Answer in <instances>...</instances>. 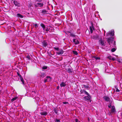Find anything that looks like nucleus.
<instances>
[{
    "mask_svg": "<svg viewBox=\"0 0 122 122\" xmlns=\"http://www.w3.org/2000/svg\"><path fill=\"white\" fill-rule=\"evenodd\" d=\"M42 43L43 46L44 47H46L47 45V43L45 41H43V42Z\"/></svg>",
    "mask_w": 122,
    "mask_h": 122,
    "instance_id": "obj_18",
    "label": "nucleus"
},
{
    "mask_svg": "<svg viewBox=\"0 0 122 122\" xmlns=\"http://www.w3.org/2000/svg\"><path fill=\"white\" fill-rule=\"evenodd\" d=\"M117 61L119 62L120 63H122V60L118 59H117Z\"/></svg>",
    "mask_w": 122,
    "mask_h": 122,
    "instance_id": "obj_26",
    "label": "nucleus"
},
{
    "mask_svg": "<svg viewBox=\"0 0 122 122\" xmlns=\"http://www.w3.org/2000/svg\"><path fill=\"white\" fill-rule=\"evenodd\" d=\"M47 12L45 10H43L42 11V13L44 14H46L47 13Z\"/></svg>",
    "mask_w": 122,
    "mask_h": 122,
    "instance_id": "obj_21",
    "label": "nucleus"
},
{
    "mask_svg": "<svg viewBox=\"0 0 122 122\" xmlns=\"http://www.w3.org/2000/svg\"><path fill=\"white\" fill-rule=\"evenodd\" d=\"M17 16L18 17H20L21 18H23V16L22 15L19 13H18L17 14Z\"/></svg>",
    "mask_w": 122,
    "mask_h": 122,
    "instance_id": "obj_20",
    "label": "nucleus"
},
{
    "mask_svg": "<svg viewBox=\"0 0 122 122\" xmlns=\"http://www.w3.org/2000/svg\"><path fill=\"white\" fill-rule=\"evenodd\" d=\"M91 96L89 94V96H85L83 97V99L85 101H89L90 100Z\"/></svg>",
    "mask_w": 122,
    "mask_h": 122,
    "instance_id": "obj_5",
    "label": "nucleus"
},
{
    "mask_svg": "<svg viewBox=\"0 0 122 122\" xmlns=\"http://www.w3.org/2000/svg\"><path fill=\"white\" fill-rule=\"evenodd\" d=\"M57 89H58L59 88V87L58 86L57 87Z\"/></svg>",
    "mask_w": 122,
    "mask_h": 122,
    "instance_id": "obj_48",
    "label": "nucleus"
},
{
    "mask_svg": "<svg viewBox=\"0 0 122 122\" xmlns=\"http://www.w3.org/2000/svg\"><path fill=\"white\" fill-rule=\"evenodd\" d=\"M64 53L63 51L61 49H59V51H57L56 52V54L58 55H60Z\"/></svg>",
    "mask_w": 122,
    "mask_h": 122,
    "instance_id": "obj_8",
    "label": "nucleus"
},
{
    "mask_svg": "<svg viewBox=\"0 0 122 122\" xmlns=\"http://www.w3.org/2000/svg\"><path fill=\"white\" fill-rule=\"evenodd\" d=\"M80 92L81 93V94L84 93L85 94H86L87 96H89V93L86 91L85 90L83 89L81 90Z\"/></svg>",
    "mask_w": 122,
    "mask_h": 122,
    "instance_id": "obj_7",
    "label": "nucleus"
},
{
    "mask_svg": "<svg viewBox=\"0 0 122 122\" xmlns=\"http://www.w3.org/2000/svg\"><path fill=\"white\" fill-rule=\"evenodd\" d=\"M37 4L39 5V6L42 7L43 6V4L42 3H37Z\"/></svg>",
    "mask_w": 122,
    "mask_h": 122,
    "instance_id": "obj_24",
    "label": "nucleus"
},
{
    "mask_svg": "<svg viewBox=\"0 0 122 122\" xmlns=\"http://www.w3.org/2000/svg\"><path fill=\"white\" fill-rule=\"evenodd\" d=\"M112 60L113 61H114L115 60V59L114 58L112 57Z\"/></svg>",
    "mask_w": 122,
    "mask_h": 122,
    "instance_id": "obj_42",
    "label": "nucleus"
},
{
    "mask_svg": "<svg viewBox=\"0 0 122 122\" xmlns=\"http://www.w3.org/2000/svg\"><path fill=\"white\" fill-rule=\"evenodd\" d=\"M73 42L75 45H78L79 44V40L77 38H74L73 39Z\"/></svg>",
    "mask_w": 122,
    "mask_h": 122,
    "instance_id": "obj_1",
    "label": "nucleus"
},
{
    "mask_svg": "<svg viewBox=\"0 0 122 122\" xmlns=\"http://www.w3.org/2000/svg\"><path fill=\"white\" fill-rule=\"evenodd\" d=\"M13 3L16 6L19 7L20 6V4L16 0H14Z\"/></svg>",
    "mask_w": 122,
    "mask_h": 122,
    "instance_id": "obj_10",
    "label": "nucleus"
},
{
    "mask_svg": "<svg viewBox=\"0 0 122 122\" xmlns=\"http://www.w3.org/2000/svg\"><path fill=\"white\" fill-rule=\"evenodd\" d=\"M49 30L48 29H47L46 30V31H49Z\"/></svg>",
    "mask_w": 122,
    "mask_h": 122,
    "instance_id": "obj_47",
    "label": "nucleus"
},
{
    "mask_svg": "<svg viewBox=\"0 0 122 122\" xmlns=\"http://www.w3.org/2000/svg\"><path fill=\"white\" fill-rule=\"evenodd\" d=\"M113 39V38L112 37H110L107 39V42L109 45L112 42Z\"/></svg>",
    "mask_w": 122,
    "mask_h": 122,
    "instance_id": "obj_6",
    "label": "nucleus"
},
{
    "mask_svg": "<svg viewBox=\"0 0 122 122\" xmlns=\"http://www.w3.org/2000/svg\"><path fill=\"white\" fill-rule=\"evenodd\" d=\"M56 122H60V121L59 120H58V119H56Z\"/></svg>",
    "mask_w": 122,
    "mask_h": 122,
    "instance_id": "obj_41",
    "label": "nucleus"
},
{
    "mask_svg": "<svg viewBox=\"0 0 122 122\" xmlns=\"http://www.w3.org/2000/svg\"><path fill=\"white\" fill-rule=\"evenodd\" d=\"M20 79L21 81L22 82V84H23L24 85V80L22 78V77H20Z\"/></svg>",
    "mask_w": 122,
    "mask_h": 122,
    "instance_id": "obj_19",
    "label": "nucleus"
},
{
    "mask_svg": "<svg viewBox=\"0 0 122 122\" xmlns=\"http://www.w3.org/2000/svg\"><path fill=\"white\" fill-rule=\"evenodd\" d=\"M66 71L69 73H73L74 72L73 70L71 67H69L66 69Z\"/></svg>",
    "mask_w": 122,
    "mask_h": 122,
    "instance_id": "obj_2",
    "label": "nucleus"
},
{
    "mask_svg": "<svg viewBox=\"0 0 122 122\" xmlns=\"http://www.w3.org/2000/svg\"><path fill=\"white\" fill-rule=\"evenodd\" d=\"M70 33V36H71L72 37H75V36H76V35H75L74 34H73L72 33Z\"/></svg>",
    "mask_w": 122,
    "mask_h": 122,
    "instance_id": "obj_25",
    "label": "nucleus"
},
{
    "mask_svg": "<svg viewBox=\"0 0 122 122\" xmlns=\"http://www.w3.org/2000/svg\"><path fill=\"white\" fill-rule=\"evenodd\" d=\"M116 50V49L115 48H112L111 50V51L112 52H114Z\"/></svg>",
    "mask_w": 122,
    "mask_h": 122,
    "instance_id": "obj_31",
    "label": "nucleus"
},
{
    "mask_svg": "<svg viewBox=\"0 0 122 122\" xmlns=\"http://www.w3.org/2000/svg\"><path fill=\"white\" fill-rule=\"evenodd\" d=\"M112 57L111 56H108L107 57V58L110 60H111L112 59Z\"/></svg>",
    "mask_w": 122,
    "mask_h": 122,
    "instance_id": "obj_32",
    "label": "nucleus"
},
{
    "mask_svg": "<svg viewBox=\"0 0 122 122\" xmlns=\"http://www.w3.org/2000/svg\"><path fill=\"white\" fill-rule=\"evenodd\" d=\"M66 82H62L60 84L61 87H64L66 85Z\"/></svg>",
    "mask_w": 122,
    "mask_h": 122,
    "instance_id": "obj_16",
    "label": "nucleus"
},
{
    "mask_svg": "<svg viewBox=\"0 0 122 122\" xmlns=\"http://www.w3.org/2000/svg\"><path fill=\"white\" fill-rule=\"evenodd\" d=\"M115 107L114 106H113L112 107L111 111V113L112 114H113L115 113Z\"/></svg>",
    "mask_w": 122,
    "mask_h": 122,
    "instance_id": "obj_13",
    "label": "nucleus"
},
{
    "mask_svg": "<svg viewBox=\"0 0 122 122\" xmlns=\"http://www.w3.org/2000/svg\"><path fill=\"white\" fill-rule=\"evenodd\" d=\"M115 55V56H117L115 55Z\"/></svg>",
    "mask_w": 122,
    "mask_h": 122,
    "instance_id": "obj_51",
    "label": "nucleus"
},
{
    "mask_svg": "<svg viewBox=\"0 0 122 122\" xmlns=\"http://www.w3.org/2000/svg\"><path fill=\"white\" fill-rule=\"evenodd\" d=\"M73 52L74 54L76 55H77L78 54L77 53V51H73Z\"/></svg>",
    "mask_w": 122,
    "mask_h": 122,
    "instance_id": "obj_29",
    "label": "nucleus"
},
{
    "mask_svg": "<svg viewBox=\"0 0 122 122\" xmlns=\"http://www.w3.org/2000/svg\"><path fill=\"white\" fill-rule=\"evenodd\" d=\"M89 119H88V121H89Z\"/></svg>",
    "mask_w": 122,
    "mask_h": 122,
    "instance_id": "obj_53",
    "label": "nucleus"
},
{
    "mask_svg": "<svg viewBox=\"0 0 122 122\" xmlns=\"http://www.w3.org/2000/svg\"><path fill=\"white\" fill-rule=\"evenodd\" d=\"M63 103L64 104H66L68 103V102H63Z\"/></svg>",
    "mask_w": 122,
    "mask_h": 122,
    "instance_id": "obj_43",
    "label": "nucleus"
},
{
    "mask_svg": "<svg viewBox=\"0 0 122 122\" xmlns=\"http://www.w3.org/2000/svg\"><path fill=\"white\" fill-rule=\"evenodd\" d=\"M90 32L91 33H92L93 32V30H94V27H93L92 26V27H90Z\"/></svg>",
    "mask_w": 122,
    "mask_h": 122,
    "instance_id": "obj_23",
    "label": "nucleus"
},
{
    "mask_svg": "<svg viewBox=\"0 0 122 122\" xmlns=\"http://www.w3.org/2000/svg\"><path fill=\"white\" fill-rule=\"evenodd\" d=\"M84 88H89V86H88L84 85Z\"/></svg>",
    "mask_w": 122,
    "mask_h": 122,
    "instance_id": "obj_36",
    "label": "nucleus"
},
{
    "mask_svg": "<svg viewBox=\"0 0 122 122\" xmlns=\"http://www.w3.org/2000/svg\"><path fill=\"white\" fill-rule=\"evenodd\" d=\"M40 114L42 116H45L47 115V113L46 112L43 111L41 112Z\"/></svg>",
    "mask_w": 122,
    "mask_h": 122,
    "instance_id": "obj_14",
    "label": "nucleus"
},
{
    "mask_svg": "<svg viewBox=\"0 0 122 122\" xmlns=\"http://www.w3.org/2000/svg\"><path fill=\"white\" fill-rule=\"evenodd\" d=\"M48 79V80H49V79Z\"/></svg>",
    "mask_w": 122,
    "mask_h": 122,
    "instance_id": "obj_50",
    "label": "nucleus"
},
{
    "mask_svg": "<svg viewBox=\"0 0 122 122\" xmlns=\"http://www.w3.org/2000/svg\"><path fill=\"white\" fill-rule=\"evenodd\" d=\"M115 88L116 89V92H120V91L119 90V89H118L117 88V86H116L115 87Z\"/></svg>",
    "mask_w": 122,
    "mask_h": 122,
    "instance_id": "obj_34",
    "label": "nucleus"
},
{
    "mask_svg": "<svg viewBox=\"0 0 122 122\" xmlns=\"http://www.w3.org/2000/svg\"><path fill=\"white\" fill-rule=\"evenodd\" d=\"M47 66H44L42 67V69H43L45 70V69H47Z\"/></svg>",
    "mask_w": 122,
    "mask_h": 122,
    "instance_id": "obj_33",
    "label": "nucleus"
},
{
    "mask_svg": "<svg viewBox=\"0 0 122 122\" xmlns=\"http://www.w3.org/2000/svg\"><path fill=\"white\" fill-rule=\"evenodd\" d=\"M75 120L76 122H80L77 119H75Z\"/></svg>",
    "mask_w": 122,
    "mask_h": 122,
    "instance_id": "obj_40",
    "label": "nucleus"
},
{
    "mask_svg": "<svg viewBox=\"0 0 122 122\" xmlns=\"http://www.w3.org/2000/svg\"><path fill=\"white\" fill-rule=\"evenodd\" d=\"M30 95L31 97H33V98H35L36 95V94L35 91H32L30 93Z\"/></svg>",
    "mask_w": 122,
    "mask_h": 122,
    "instance_id": "obj_4",
    "label": "nucleus"
},
{
    "mask_svg": "<svg viewBox=\"0 0 122 122\" xmlns=\"http://www.w3.org/2000/svg\"><path fill=\"white\" fill-rule=\"evenodd\" d=\"M43 29L44 31H45V27H44V28H43Z\"/></svg>",
    "mask_w": 122,
    "mask_h": 122,
    "instance_id": "obj_46",
    "label": "nucleus"
},
{
    "mask_svg": "<svg viewBox=\"0 0 122 122\" xmlns=\"http://www.w3.org/2000/svg\"><path fill=\"white\" fill-rule=\"evenodd\" d=\"M114 32L113 30H111L109 32L107 33V36H108L109 35H110L111 36H113L114 35Z\"/></svg>",
    "mask_w": 122,
    "mask_h": 122,
    "instance_id": "obj_3",
    "label": "nucleus"
},
{
    "mask_svg": "<svg viewBox=\"0 0 122 122\" xmlns=\"http://www.w3.org/2000/svg\"><path fill=\"white\" fill-rule=\"evenodd\" d=\"M46 74L44 72H40L39 74V76L43 78L46 76Z\"/></svg>",
    "mask_w": 122,
    "mask_h": 122,
    "instance_id": "obj_9",
    "label": "nucleus"
},
{
    "mask_svg": "<svg viewBox=\"0 0 122 122\" xmlns=\"http://www.w3.org/2000/svg\"><path fill=\"white\" fill-rule=\"evenodd\" d=\"M17 75L20 77H21V76L20 74L18 72H17Z\"/></svg>",
    "mask_w": 122,
    "mask_h": 122,
    "instance_id": "obj_38",
    "label": "nucleus"
},
{
    "mask_svg": "<svg viewBox=\"0 0 122 122\" xmlns=\"http://www.w3.org/2000/svg\"><path fill=\"white\" fill-rule=\"evenodd\" d=\"M46 78L47 79H46L45 80L44 82H46L47 81H51V77L49 76H47L46 77Z\"/></svg>",
    "mask_w": 122,
    "mask_h": 122,
    "instance_id": "obj_11",
    "label": "nucleus"
},
{
    "mask_svg": "<svg viewBox=\"0 0 122 122\" xmlns=\"http://www.w3.org/2000/svg\"><path fill=\"white\" fill-rule=\"evenodd\" d=\"M36 7H38V6L37 5H36Z\"/></svg>",
    "mask_w": 122,
    "mask_h": 122,
    "instance_id": "obj_49",
    "label": "nucleus"
},
{
    "mask_svg": "<svg viewBox=\"0 0 122 122\" xmlns=\"http://www.w3.org/2000/svg\"><path fill=\"white\" fill-rule=\"evenodd\" d=\"M99 42L102 46H104V41L101 39L99 40Z\"/></svg>",
    "mask_w": 122,
    "mask_h": 122,
    "instance_id": "obj_17",
    "label": "nucleus"
},
{
    "mask_svg": "<svg viewBox=\"0 0 122 122\" xmlns=\"http://www.w3.org/2000/svg\"><path fill=\"white\" fill-rule=\"evenodd\" d=\"M103 98L105 101L107 102L109 101L110 100V98L107 96L104 97Z\"/></svg>",
    "mask_w": 122,
    "mask_h": 122,
    "instance_id": "obj_15",
    "label": "nucleus"
},
{
    "mask_svg": "<svg viewBox=\"0 0 122 122\" xmlns=\"http://www.w3.org/2000/svg\"><path fill=\"white\" fill-rule=\"evenodd\" d=\"M121 113H122L121 112Z\"/></svg>",
    "mask_w": 122,
    "mask_h": 122,
    "instance_id": "obj_52",
    "label": "nucleus"
},
{
    "mask_svg": "<svg viewBox=\"0 0 122 122\" xmlns=\"http://www.w3.org/2000/svg\"><path fill=\"white\" fill-rule=\"evenodd\" d=\"M18 98V97H15L14 98H12L11 100V101L12 102H13L15 100H16Z\"/></svg>",
    "mask_w": 122,
    "mask_h": 122,
    "instance_id": "obj_22",
    "label": "nucleus"
},
{
    "mask_svg": "<svg viewBox=\"0 0 122 122\" xmlns=\"http://www.w3.org/2000/svg\"><path fill=\"white\" fill-rule=\"evenodd\" d=\"M42 122L41 121V122Z\"/></svg>",
    "mask_w": 122,
    "mask_h": 122,
    "instance_id": "obj_54",
    "label": "nucleus"
},
{
    "mask_svg": "<svg viewBox=\"0 0 122 122\" xmlns=\"http://www.w3.org/2000/svg\"><path fill=\"white\" fill-rule=\"evenodd\" d=\"M98 36L97 35H96L93 36H92L91 38L92 39L96 40L98 39Z\"/></svg>",
    "mask_w": 122,
    "mask_h": 122,
    "instance_id": "obj_12",
    "label": "nucleus"
},
{
    "mask_svg": "<svg viewBox=\"0 0 122 122\" xmlns=\"http://www.w3.org/2000/svg\"><path fill=\"white\" fill-rule=\"evenodd\" d=\"M34 26L36 28H37L38 26L36 24H34Z\"/></svg>",
    "mask_w": 122,
    "mask_h": 122,
    "instance_id": "obj_37",
    "label": "nucleus"
},
{
    "mask_svg": "<svg viewBox=\"0 0 122 122\" xmlns=\"http://www.w3.org/2000/svg\"><path fill=\"white\" fill-rule=\"evenodd\" d=\"M54 49L56 50H57V51H58L60 49H59L58 48H54Z\"/></svg>",
    "mask_w": 122,
    "mask_h": 122,
    "instance_id": "obj_39",
    "label": "nucleus"
},
{
    "mask_svg": "<svg viewBox=\"0 0 122 122\" xmlns=\"http://www.w3.org/2000/svg\"><path fill=\"white\" fill-rule=\"evenodd\" d=\"M54 111L55 113L57 114L58 113V111L57 110L56 108H54Z\"/></svg>",
    "mask_w": 122,
    "mask_h": 122,
    "instance_id": "obj_27",
    "label": "nucleus"
},
{
    "mask_svg": "<svg viewBox=\"0 0 122 122\" xmlns=\"http://www.w3.org/2000/svg\"><path fill=\"white\" fill-rule=\"evenodd\" d=\"M36 0L38 2H41V1L42 0Z\"/></svg>",
    "mask_w": 122,
    "mask_h": 122,
    "instance_id": "obj_45",
    "label": "nucleus"
},
{
    "mask_svg": "<svg viewBox=\"0 0 122 122\" xmlns=\"http://www.w3.org/2000/svg\"><path fill=\"white\" fill-rule=\"evenodd\" d=\"M40 25L43 28H44V27H45V25L42 23Z\"/></svg>",
    "mask_w": 122,
    "mask_h": 122,
    "instance_id": "obj_28",
    "label": "nucleus"
},
{
    "mask_svg": "<svg viewBox=\"0 0 122 122\" xmlns=\"http://www.w3.org/2000/svg\"><path fill=\"white\" fill-rule=\"evenodd\" d=\"M111 105L110 104L109 105H108V107L109 108H111Z\"/></svg>",
    "mask_w": 122,
    "mask_h": 122,
    "instance_id": "obj_44",
    "label": "nucleus"
},
{
    "mask_svg": "<svg viewBox=\"0 0 122 122\" xmlns=\"http://www.w3.org/2000/svg\"><path fill=\"white\" fill-rule=\"evenodd\" d=\"M94 58L96 60H100V58L99 57H94Z\"/></svg>",
    "mask_w": 122,
    "mask_h": 122,
    "instance_id": "obj_30",
    "label": "nucleus"
},
{
    "mask_svg": "<svg viewBox=\"0 0 122 122\" xmlns=\"http://www.w3.org/2000/svg\"><path fill=\"white\" fill-rule=\"evenodd\" d=\"M26 58H27L28 60H30V57L29 55H28L26 56Z\"/></svg>",
    "mask_w": 122,
    "mask_h": 122,
    "instance_id": "obj_35",
    "label": "nucleus"
}]
</instances>
